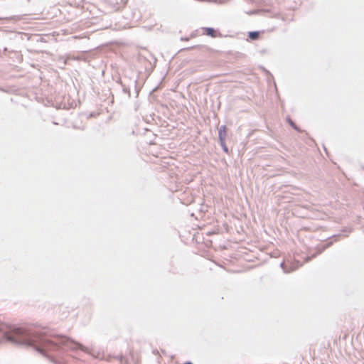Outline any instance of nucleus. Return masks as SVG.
Instances as JSON below:
<instances>
[{"instance_id":"2eb2a0df","label":"nucleus","mask_w":364,"mask_h":364,"mask_svg":"<svg viewBox=\"0 0 364 364\" xmlns=\"http://www.w3.org/2000/svg\"><path fill=\"white\" fill-rule=\"evenodd\" d=\"M279 158H281V156H276V155L274 154V161H275V160H277Z\"/></svg>"},{"instance_id":"39448f33","label":"nucleus","mask_w":364,"mask_h":364,"mask_svg":"<svg viewBox=\"0 0 364 364\" xmlns=\"http://www.w3.org/2000/svg\"><path fill=\"white\" fill-rule=\"evenodd\" d=\"M204 30V34L210 36V37H215L216 36V31L211 27H204L203 28Z\"/></svg>"},{"instance_id":"423d86ee","label":"nucleus","mask_w":364,"mask_h":364,"mask_svg":"<svg viewBox=\"0 0 364 364\" xmlns=\"http://www.w3.org/2000/svg\"><path fill=\"white\" fill-rule=\"evenodd\" d=\"M260 33L261 32L258 31H249L247 36L252 41H256L259 38Z\"/></svg>"},{"instance_id":"f257e3e1","label":"nucleus","mask_w":364,"mask_h":364,"mask_svg":"<svg viewBox=\"0 0 364 364\" xmlns=\"http://www.w3.org/2000/svg\"><path fill=\"white\" fill-rule=\"evenodd\" d=\"M3 340L16 345L32 346V328L0 323V343Z\"/></svg>"},{"instance_id":"7ed1b4c3","label":"nucleus","mask_w":364,"mask_h":364,"mask_svg":"<svg viewBox=\"0 0 364 364\" xmlns=\"http://www.w3.org/2000/svg\"><path fill=\"white\" fill-rule=\"evenodd\" d=\"M279 264L280 267L282 268L284 273H289L292 271H294L300 265L299 262H297L296 265V264H291L289 262H287L285 261L279 262Z\"/></svg>"},{"instance_id":"6e6552de","label":"nucleus","mask_w":364,"mask_h":364,"mask_svg":"<svg viewBox=\"0 0 364 364\" xmlns=\"http://www.w3.org/2000/svg\"><path fill=\"white\" fill-rule=\"evenodd\" d=\"M288 124L296 131L299 132H301L302 131L300 128L296 124V123L290 118L287 117V119Z\"/></svg>"},{"instance_id":"1a4fd4ad","label":"nucleus","mask_w":364,"mask_h":364,"mask_svg":"<svg viewBox=\"0 0 364 364\" xmlns=\"http://www.w3.org/2000/svg\"><path fill=\"white\" fill-rule=\"evenodd\" d=\"M119 83L121 84L122 87V91L124 93L127 94L128 95V97L130 98L131 94H130V90L128 87H127L125 85L122 83V82L120 80Z\"/></svg>"},{"instance_id":"0eeeda50","label":"nucleus","mask_w":364,"mask_h":364,"mask_svg":"<svg viewBox=\"0 0 364 364\" xmlns=\"http://www.w3.org/2000/svg\"><path fill=\"white\" fill-rule=\"evenodd\" d=\"M70 60L69 58L60 57L58 62L59 63V68H64L68 64V61Z\"/></svg>"},{"instance_id":"a211bd4d","label":"nucleus","mask_w":364,"mask_h":364,"mask_svg":"<svg viewBox=\"0 0 364 364\" xmlns=\"http://www.w3.org/2000/svg\"><path fill=\"white\" fill-rule=\"evenodd\" d=\"M274 258H276L277 256H276V251L275 250H274Z\"/></svg>"},{"instance_id":"ddd939ff","label":"nucleus","mask_w":364,"mask_h":364,"mask_svg":"<svg viewBox=\"0 0 364 364\" xmlns=\"http://www.w3.org/2000/svg\"><path fill=\"white\" fill-rule=\"evenodd\" d=\"M188 39H189V38H186V37H182V38H181V41H188Z\"/></svg>"},{"instance_id":"9d476101","label":"nucleus","mask_w":364,"mask_h":364,"mask_svg":"<svg viewBox=\"0 0 364 364\" xmlns=\"http://www.w3.org/2000/svg\"><path fill=\"white\" fill-rule=\"evenodd\" d=\"M219 142H220V145L221 146L223 151L225 152L226 154H228L229 149H228V146H226L225 140L219 141Z\"/></svg>"},{"instance_id":"f03ea898","label":"nucleus","mask_w":364,"mask_h":364,"mask_svg":"<svg viewBox=\"0 0 364 364\" xmlns=\"http://www.w3.org/2000/svg\"><path fill=\"white\" fill-rule=\"evenodd\" d=\"M341 233L335 234L331 237H329L326 242L322 244L318 245L316 247V253L314 255L315 257L316 255L321 254L326 249L331 247L335 242L338 241L341 236Z\"/></svg>"},{"instance_id":"20e7f679","label":"nucleus","mask_w":364,"mask_h":364,"mask_svg":"<svg viewBox=\"0 0 364 364\" xmlns=\"http://www.w3.org/2000/svg\"><path fill=\"white\" fill-rule=\"evenodd\" d=\"M227 127L225 125H222L218 128V139L223 141L226 139Z\"/></svg>"},{"instance_id":"9b49d317","label":"nucleus","mask_w":364,"mask_h":364,"mask_svg":"<svg viewBox=\"0 0 364 364\" xmlns=\"http://www.w3.org/2000/svg\"><path fill=\"white\" fill-rule=\"evenodd\" d=\"M137 84H138V80L136 79V80H134V87H135L136 97H138L139 92V90H140V89L137 86Z\"/></svg>"},{"instance_id":"f8f14e48","label":"nucleus","mask_w":364,"mask_h":364,"mask_svg":"<svg viewBox=\"0 0 364 364\" xmlns=\"http://www.w3.org/2000/svg\"><path fill=\"white\" fill-rule=\"evenodd\" d=\"M341 232H345V233H346V234L345 235V237H347V236H348V234L349 232H350V230L345 228V229H343V230H341Z\"/></svg>"},{"instance_id":"f3484780","label":"nucleus","mask_w":364,"mask_h":364,"mask_svg":"<svg viewBox=\"0 0 364 364\" xmlns=\"http://www.w3.org/2000/svg\"><path fill=\"white\" fill-rule=\"evenodd\" d=\"M183 364H193V363H191V361H187V362L184 363Z\"/></svg>"},{"instance_id":"dca6fc26","label":"nucleus","mask_w":364,"mask_h":364,"mask_svg":"<svg viewBox=\"0 0 364 364\" xmlns=\"http://www.w3.org/2000/svg\"><path fill=\"white\" fill-rule=\"evenodd\" d=\"M274 18H280V15H279V14L276 15V14H274Z\"/></svg>"},{"instance_id":"4468645a","label":"nucleus","mask_w":364,"mask_h":364,"mask_svg":"<svg viewBox=\"0 0 364 364\" xmlns=\"http://www.w3.org/2000/svg\"><path fill=\"white\" fill-rule=\"evenodd\" d=\"M274 92L277 93V85H276L275 82L274 84Z\"/></svg>"}]
</instances>
